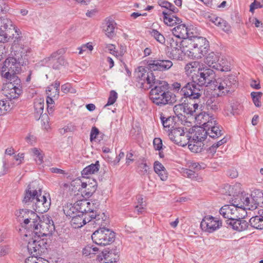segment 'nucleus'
I'll return each instance as SVG.
<instances>
[{"mask_svg":"<svg viewBox=\"0 0 263 263\" xmlns=\"http://www.w3.org/2000/svg\"><path fill=\"white\" fill-rule=\"evenodd\" d=\"M137 79L140 87L144 89L151 88L149 99L156 105L162 106L176 101V97L170 91L167 82L156 80L153 73L146 72L142 68L137 73Z\"/></svg>","mask_w":263,"mask_h":263,"instance_id":"f257e3e1","label":"nucleus"},{"mask_svg":"<svg viewBox=\"0 0 263 263\" xmlns=\"http://www.w3.org/2000/svg\"><path fill=\"white\" fill-rule=\"evenodd\" d=\"M37 219L31 227L33 229L34 237L29 241L27 249L29 253L33 255H39L47 250V239H42V236H47L52 234L55 227L52 220L47 218L37 223Z\"/></svg>","mask_w":263,"mask_h":263,"instance_id":"f03ea898","label":"nucleus"},{"mask_svg":"<svg viewBox=\"0 0 263 263\" xmlns=\"http://www.w3.org/2000/svg\"><path fill=\"white\" fill-rule=\"evenodd\" d=\"M30 52L27 47H20L14 50L12 56L8 57L3 63L1 72L2 77L6 80L15 79L16 82H20V79L16 74L21 72L22 66L28 64Z\"/></svg>","mask_w":263,"mask_h":263,"instance_id":"7ed1b4c3","label":"nucleus"},{"mask_svg":"<svg viewBox=\"0 0 263 263\" xmlns=\"http://www.w3.org/2000/svg\"><path fill=\"white\" fill-rule=\"evenodd\" d=\"M199 33L197 29L196 30L195 34H193L192 39L186 40L187 41V50L195 58L199 59L204 56L209 49L208 41L204 37L198 36Z\"/></svg>","mask_w":263,"mask_h":263,"instance_id":"20e7f679","label":"nucleus"},{"mask_svg":"<svg viewBox=\"0 0 263 263\" xmlns=\"http://www.w3.org/2000/svg\"><path fill=\"white\" fill-rule=\"evenodd\" d=\"M215 76L213 70L202 65L198 68L196 73H193L191 78L193 82L196 83L201 88L203 86H211L213 83Z\"/></svg>","mask_w":263,"mask_h":263,"instance_id":"39448f33","label":"nucleus"},{"mask_svg":"<svg viewBox=\"0 0 263 263\" xmlns=\"http://www.w3.org/2000/svg\"><path fill=\"white\" fill-rule=\"evenodd\" d=\"M230 202L234 204L240 213L243 212L245 215L247 214L246 210H253L257 208L256 203L251 195L244 192L234 196Z\"/></svg>","mask_w":263,"mask_h":263,"instance_id":"423d86ee","label":"nucleus"},{"mask_svg":"<svg viewBox=\"0 0 263 263\" xmlns=\"http://www.w3.org/2000/svg\"><path fill=\"white\" fill-rule=\"evenodd\" d=\"M116 233L105 227L95 231L91 235L92 240L98 245L106 246L112 243L115 240Z\"/></svg>","mask_w":263,"mask_h":263,"instance_id":"0eeeda50","label":"nucleus"},{"mask_svg":"<svg viewBox=\"0 0 263 263\" xmlns=\"http://www.w3.org/2000/svg\"><path fill=\"white\" fill-rule=\"evenodd\" d=\"M191 132H185L183 127H176L171 130L168 136L171 141L179 145L184 146L191 141Z\"/></svg>","mask_w":263,"mask_h":263,"instance_id":"6e6552de","label":"nucleus"},{"mask_svg":"<svg viewBox=\"0 0 263 263\" xmlns=\"http://www.w3.org/2000/svg\"><path fill=\"white\" fill-rule=\"evenodd\" d=\"M180 92L184 98L196 101L201 96L202 89L192 80V82L187 83L182 87Z\"/></svg>","mask_w":263,"mask_h":263,"instance_id":"1a4fd4ad","label":"nucleus"},{"mask_svg":"<svg viewBox=\"0 0 263 263\" xmlns=\"http://www.w3.org/2000/svg\"><path fill=\"white\" fill-rule=\"evenodd\" d=\"M197 28L193 26L187 27L185 24H178L172 29L173 35L177 38L186 41L192 39L195 34Z\"/></svg>","mask_w":263,"mask_h":263,"instance_id":"9d476101","label":"nucleus"},{"mask_svg":"<svg viewBox=\"0 0 263 263\" xmlns=\"http://www.w3.org/2000/svg\"><path fill=\"white\" fill-rule=\"evenodd\" d=\"M173 62L169 60L154 59L146 61V68L152 72L153 71H165L173 66ZM146 72H147L146 70Z\"/></svg>","mask_w":263,"mask_h":263,"instance_id":"9b49d317","label":"nucleus"},{"mask_svg":"<svg viewBox=\"0 0 263 263\" xmlns=\"http://www.w3.org/2000/svg\"><path fill=\"white\" fill-rule=\"evenodd\" d=\"M41 195V189L37 186L36 182H32L28 185L25 191L23 202L28 204L34 202Z\"/></svg>","mask_w":263,"mask_h":263,"instance_id":"f8f14e48","label":"nucleus"},{"mask_svg":"<svg viewBox=\"0 0 263 263\" xmlns=\"http://www.w3.org/2000/svg\"><path fill=\"white\" fill-rule=\"evenodd\" d=\"M207 130L208 136L212 139H216L221 137L223 134L222 127L217 122L216 120L212 117H208L206 122L203 124Z\"/></svg>","mask_w":263,"mask_h":263,"instance_id":"ddd939ff","label":"nucleus"},{"mask_svg":"<svg viewBox=\"0 0 263 263\" xmlns=\"http://www.w3.org/2000/svg\"><path fill=\"white\" fill-rule=\"evenodd\" d=\"M221 226V221L211 215L204 216L200 223L201 229L210 233L216 231Z\"/></svg>","mask_w":263,"mask_h":263,"instance_id":"4468645a","label":"nucleus"},{"mask_svg":"<svg viewBox=\"0 0 263 263\" xmlns=\"http://www.w3.org/2000/svg\"><path fill=\"white\" fill-rule=\"evenodd\" d=\"M245 214L240 213L237 217L233 219L226 220V222L228 228H232L234 230L238 232H242L246 230L249 226V222L244 220L242 217L245 216Z\"/></svg>","mask_w":263,"mask_h":263,"instance_id":"2eb2a0df","label":"nucleus"},{"mask_svg":"<svg viewBox=\"0 0 263 263\" xmlns=\"http://www.w3.org/2000/svg\"><path fill=\"white\" fill-rule=\"evenodd\" d=\"M33 203H34L33 210L35 212L42 214L47 212L51 204L49 194H45L42 196L41 195Z\"/></svg>","mask_w":263,"mask_h":263,"instance_id":"dca6fc26","label":"nucleus"},{"mask_svg":"<svg viewBox=\"0 0 263 263\" xmlns=\"http://www.w3.org/2000/svg\"><path fill=\"white\" fill-rule=\"evenodd\" d=\"M7 87L9 89L6 96L9 99H14L18 98L22 93V83L20 79V82H15V79L6 80Z\"/></svg>","mask_w":263,"mask_h":263,"instance_id":"f3484780","label":"nucleus"},{"mask_svg":"<svg viewBox=\"0 0 263 263\" xmlns=\"http://www.w3.org/2000/svg\"><path fill=\"white\" fill-rule=\"evenodd\" d=\"M15 215L17 217V220L24 221L25 224H28L31 220H32V224L35 223L36 219H39V216L33 211L28 209H20L15 212Z\"/></svg>","mask_w":263,"mask_h":263,"instance_id":"a211bd4d","label":"nucleus"},{"mask_svg":"<svg viewBox=\"0 0 263 263\" xmlns=\"http://www.w3.org/2000/svg\"><path fill=\"white\" fill-rule=\"evenodd\" d=\"M219 213L224 218L227 219V220L233 219L240 214L238 209L232 203L222 206L219 210Z\"/></svg>","mask_w":263,"mask_h":263,"instance_id":"6ab92c4d","label":"nucleus"},{"mask_svg":"<svg viewBox=\"0 0 263 263\" xmlns=\"http://www.w3.org/2000/svg\"><path fill=\"white\" fill-rule=\"evenodd\" d=\"M97 187V182L94 180L82 182L81 189L82 195L85 198H89L96 192Z\"/></svg>","mask_w":263,"mask_h":263,"instance_id":"aec40b11","label":"nucleus"},{"mask_svg":"<svg viewBox=\"0 0 263 263\" xmlns=\"http://www.w3.org/2000/svg\"><path fill=\"white\" fill-rule=\"evenodd\" d=\"M174 111L178 118L182 120L185 118V115H193L194 110H192V107L187 104H178L174 107Z\"/></svg>","mask_w":263,"mask_h":263,"instance_id":"412c9836","label":"nucleus"},{"mask_svg":"<svg viewBox=\"0 0 263 263\" xmlns=\"http://www.w3.org/2000/svg\"><path fill=\"white\" fill-rule=\"evenodd\" d=\"M194 132V134L193 137H191V139L194 140V142L198 143V142H202L207 137L208 134L205 127L197 126L195 127L194 129L192 128V132Z\"/></svg>","mask_w":263,"mask_h":263,"instance_id":"4be33fe9","label":"nucleus"},{"mask_svg":"<svg viewBox=\"0 0 263 263\" xmlns=\"http://www.w3.org/2000/svg\"><path fill=\"white\" fill-rule=\"evenodd\" d=\"M206 109L212 112H216L220 108V101L218 96H211L207 98L205 103Z\"/></svg>","mask_w":263,"mask_h":263,"instance_id":"5701e85b","label":"nucleus"},{"mask_svg":"<svg viewBox=\"0 0 263 263\" xmlns=\"http://www.w3.org/2000/svg\"><path fill=\"white\" fill-rule=\"evenodd\" d=\"M162 15L163 22L167 26H172L182 22L180 18L171 12L163 11Z\"/></svg>","mask_w":263,"mask_h":263,"instance_id":"b1692460","label":"nucleus"},{"mask_svg":"<svg viewBox=\"0 0 263 263\" xmlns=\"http://www.w3.org/2000/svg\"><path fill=\"white\" fill-rule=\"evenodd\" d=\"M225 93L233 92L237 85V79L234 75L226 76Z\"/></svg>","mask_w":263,"mask_h":263,"instance_id":"393cba45","label":"nucleus"},{"mask_svg":"<svg viewBox=\"0 0 263 263\" xmlns=\"http://www.w3.org/2000/svg\"><path fill=\"white\" fill-rule=\"evenodd\" d=\"M83 215L82 212H77L71 218L70 223L73 228H80L86 224V218L83 217Z\"/></svg>","mask_w":263,"mask_h":263,"instance_id":"a878e982","label":"nucleus"},{"mask_svg":"<svg viewBox=\"0 0 263 263\" xmlns=\"http://www.w3.org/2000/svg\"><path fill=\"white\" fill-rule=\"evenodd\" d=\"M44 107V100L40 99L35 100L34 102V116L36 120H39L41 117H43L44 115H43V110Z\"/></svg>","mask_w":263,"mask_h":263,"instance_id":"bb28decb","label":"nucleus"},{"mask_svg":"<svg viewBox=\"0 0 263 263\" xmlns=\"http://www.w3.org/2000/svg\"><path fill=\"white\" fill-rule=\"evenodd\" d=\"M100 164L98 161H97L95 164H91L85 167L81 172L82 176L83 177L87 178V176L93 174L98 172L99 170Z\"/></svg>","mask_w":263,"mask_h":263,"instance_id":"cd10ccee","label":"nucleus"},{"mask_svg":"<svg viewBox=\"0 0 263 263\" xmlns=\"http://www.w3.org/2000/svg\"><path fill=\"white\" fill-rule=\"evenodd\" d=\"M250 226L258 230L263 229V216L260 214L251 217L249 222Z\"/></svg>","mask_w":263,"mask_h":263,"instance_id":"c85d7f7f","label":"nucleus"},{"mask_svg":"<svg viewBox=\"0 0 263 263\" xmlns=\"http://www.w3.org/2000/svg\"><path fill=\"white\" fill-rule=\"evenodd\" d=\"M160 119L164 128H165L166 130L167 129L169 132H171V129L177 127L176 123L174 121V117L170 116L166 118L161 115Z\"/></svg>","mask_w":263,"mask_h":263,"instance_id":"c756f323","label":"nucleus"},{"mask_svg":"<svg viewBox=\"0 0 263 263\" xmlns=\"http://www.w3.org/2000/svg\"><path fill=\"white\" fill-rule=\"evenodd\" d=\"M168 45L167 46V50L171 49H178V48H187V41H178L177 39L174 38H169L168 40Z\"/></svg>","mask_w":263,"mask_h":263,"instance_id":"7c9ffc66","label":"nucleus"},{"mask_svg":"<svg viewBox=\"0 0 263 263\" xmlns=\"http://www.w3.org/2000/svg\"><path fill=\"white\" fill-rule=\"evenodd\" d=\"M219 61V57L213 52L209 53L204 59V62L209 67L214 68L215 64Z\"/></svg>","mask_w":263,"mask_h":263,"instance_id":"2f4dec72","label":"nucleus"},{"mask_svg":"<svg viewBox=\"0 0 263 263\" xmlns=\"http://www.w3.org/2000/svg\"><path fill=\"white\" fill-rule=\"evenodd\" d=\"M15 26L9 18L3 16L0 17V28L6 30L8 32H12Z\"/></svg>","mask_w":263,"mask_h":263,"instance_id":"473e14b6","label":"nucleus"},{"mask_svg":"<svg viewBox=\"0 0 263 263\" xmlns=\"http://www.w3.org/2000/svg\"><path fill=\"white\" fill-rule=\"evenodd\" d=\"M214 69L221 71H229L231 70L230 66L228 62L223 59L220 61L219 60V61L216 63Z\"/></svg>","mask_w":263,"mask_h":263,"instance_id":"72a5a7b5","label":"nucleus"},{"mask_svg":"<svg viewBox=\"0 0 263 263\" xmlns=\"http://www.w3.org/2000/svg\"><path fill=\"white\" fill-rule=\"evenodd\" d=\"M226 76L223 77L218 78L217 79H214L213 82V85L215 86L214 89H215L216 87H217L218 89L221 91V92L223 94L225 93V85H226Z\"/></svg>","mask_w":263,"mask_h":263,"instance_id":"f704fd0d","label":"nucleus"},{"mask_svg":"<svg viewBox=\"0 0 263 263\" xmlns=\"http://www.w3.org/2000/svg\"><path fill=\"white\" fill-rule=\"evenodd\" d=\"M149 34L153 37L158 43L164 44L165 42V39L163 35L156 29H151L149 31Z\"/></svg>","mask_w":263,"mask_h":263,"instance_id":"c9c22d12","label":"nucleus"},{"mask_svg":"<svg viewBox=\"0 0 263 263\" xmlns=\"http://www.w3.org/2000/svg\"><path fill=\"white\" fill-rule=\"evenodd\" d=\"M77 210L78 208H76L75 203L73 205L69 204L64 207L63 211L66 216L72 218L77 213Z\"/></svg>","mask_w":263,"mask_h":263,"instance_id":"e433bc0d","label":"nucleus"},{"mask_svg":"<svg viewBox=\"0 0 263 263\" xmlns=\"http://www.w3.org/2000/svg\"><path fill=\"white\" fill-rule=\"evenodd\" d=\"M115 23L113 21H108L106 23V28L104 29L106 35L109 38H111L115 36Z\"/></svg>","mask_w":263,"mask_h":263,"instance_id":"4c0bfd02","label":"nucleus"},{"mask_svg":"<svg viewBox=\"0 0 263 263\" xmlns=\"http://www.w3.org/2000/svg\"><path fill=\"white\" fill-rule=\"evenodd\" d=\"M90 217L93 218V221L95 223L98 225H102V223L103 221H105L106 219V216H105L104 213L101 214H97V212L95 211L94 212V215H91Z\"/></svg>","mask_w":263,"mask_h":263,"instance_id":"58836bf2","label":"nucleus"},{"mask_svg":"<svg viewBox=\"0 0 263 263\" xmlns=\"http://www.w3.org/2000/svg\"><path fill=\"white\" fill-rule=\"evenodd\" d=\"M189 148L194 153H199L202 149V146H203V144L201 142H198V143L194 142V140H192L191 139V141L187 143Z\"/></svg>","mask_w":263,"mask_h":263,"instance_id":"ea45409f","label":"nucleus"},{"mask_svg":"<svg viewBox=\"0 0 263 263\" xmlns=\"http://www.w3.org/2000/svg\"><path fill=\"white\" fill-rule=\"evenodd\" d=\"M31 152L33 154L34 156L36 157V158L35 159L37 164H41L43 163V158L44 154L43 152L38 149L37 148L34 147L31 149Z\"/></svg>","mask_w":263,"mask_h":263,"instance_id":"a19ab883","label":"nucleus"},{"mask_svg":"<svg viewBox=\"0 0 263 263\" xmlns=\"http://www.w3.org/2000/svg\"><path fill=\"white\" fill-rule=\"evenodd\" d=\"M182 48L167 50V55L172 59L178 60L181 57Z\"/></svg>","mask_w":263,"mask_h":263,"instance_id":"79ce46f5","label":"nucleus"},{"mask_svg":"<svg viewBox=\"0 0 263 263\" xmlns=\"http://www.w3.org/2000/svg\"><path fill=\"white\" fill-rule=\"evenodd\" d=\"M198 63L196 62H193L187 64L185 67V71L187 75L191 74L192 73H196V69Z\"/></svg>","mask_w":263,"mask_h":263,"instance_id":"37998d69","label":"nucleus"},{"mask_svg":"<svg viewBox=\"0 0 263 263\" xmlns=\"http://www.w3.org/2000/svg\"><path fill=\"white\" fill-rule=\"evenodd\" d=\"M262 95V93L261 92L253 91L251 93V96L254 105L257 107L261 106L260 99H261Z\"/></svg>","mask_w":263,"mask_h":263,"instance_id":"c03bdc74","label":"nucleus"},{"mask_svg":"<svg viewBox=\"0 0 263 263\" xmlns=\"http://www.w3.org/2000/svg\"><path fill=\"white\" fill-rule=\"evenodd\" d=\"M11 33L12 32L0 28V42L3 43L8 42L11 37Z\"/></svg>","mask_w":263,"mask_h":263,"instance_id":"a18cd8bd","label":"nucleus"},{"mask_svg":"<svg viewBox=\"0 0 263 263\" xmlns=\"http://www.w3.org/2000/svg\"><path fill=\"white\" fill-rule=\"evenodd\" d=\"M139 173L141 175H145L148 173L149 168V166L146 163V160L143 158L139 166Z\"/></svg>","mask_w":263,"mask_h":263,"instance_id":"49530a36","label":"nucleus"},{"mask_svg":"<svg viewBox=\"0 0 263 263\" xmlns=\"http://www.w3.org/2000/svg\"><path fill=\"white\" fill-rule=\"evenodd\" d=\"M87 203V201L86 200H79L75 203L76 206H78V210H77L78 212H82L83 214L86 213V206Z\"/></svg>","mask_w":263,"mask_h":263,"instance_id":"de8ad7c7","label":"nucleus"},{"mask_svg":"<svg viewBox=\"0 0 263 263\" xmlns=\"http://www.w3.org/2000/svg\"><path fill=\"white\" fill-rule=\"evenodd\" d=\"M12 31V32L10 33V35L12 39H15L14 43V44H16L15 42L20 41L22 37L21 35V32L16 26L14 27V29H13Z\"/></svg>","mask_w":263,"mask_h":263,"instance_id":"09e8293b","label":"nucleus"},{"mask_svg":"<svg viewBox=\"0 0 263 263\" xmlns=\"http://www.w3.org/2000/svg\"><path fill=\"white\" fill-rule=\"evenodd\" d=\"M118 98V93L114 90H112L109 92V96L108 99L107 103L105 106L112 105L116 101Z\"/></svg>","mask_w":263,"mask_h":263,"instance_id":"8fccbe9b","label":"nucleus"},{"mask_svg":"<svg viewBox=\"0 0 263 263\" xmlns=\"http://www.w3.org/2000/svg\"><path fill=\"white\" fill-rule=\"evenodd\" d=\"M190 168H192L195 171H199L204 169L205 167V164L203 163H199L196 162H190L189 163Z\"/></svg>","mask_w":263,"mask_h":263,"instance_id":"3c124183","label":"nucleus"},{"mask_svg":"<svg viewBox=\"0 0 263 263\" xmlns=\"http://www.w3.org/2000/svg\"><path fill=\"white\" fill-rule=\"evenodd\" d=\"M54 98L50 97V96L47 95L46 103L47 105V110L49 114L53 112V107H54Z\"/></svg>","mask_w":263,"mask_h":263,"instance_id":"603ef678","label":"nucleus"},{"mask_svg":"<svg viewBox=\"0 0 263 263\" xmlns=\"http://www.w3.org/2000/svg\"><path fill=\"white\" fill-rule=\"evenodd\" d=\"M153 145L154 149L156 151H160L163 149L162 141L160 138H154L153 140Z\"/></svg>","mask_w":263,"mask_h":263,"instance_id":"864d4df0","label":"nucleus"},{"mask_svg":"<svg viewBox=\"0 0 263 263\" xmlns=\"http://www.w3.org/2000/svg\"><path fill=\"white\" fill-rule=\"evenodd\" d=\"M93 49V46L92 45L91 43H87L83 45L81 47L79 48V54H82L84 51H85L87 49H88L89 51H92Z\"/></svg>","mask_w":263,"mask_h":263,"instance_id":"5fc2aeb1","label":"nucleus"},{"mask_svg":"<svg viewBox=\"0 0 263 263\" xmlns=\"http://www.w3.org/2000/svg\"><path fill=\"white\" fill-rule=\"evenodd\" d=\"M99 133L100 131L98 128H97L96 126L92 127L90 134V141H92L93 140H95Z\"/></svg>","mask_w":263,"mask_h":263,"instance_id":"6e6d98bb","label":"nucleus"},{"mask_svg":"<svg viewBox=\"0 0 263 263\" xmlns=\"http://www.w3.org/2000/svg\"><path fill=\"white\" fill-rule=\"evenodd\" d=\"M221 23H222L220 25L219 27L226 32H229L231 29L230 25L226 21L224 20L223 19H222Z\"/></svg>","mask_w":263,"mask_h":263,"instance_id":"4d7b16f0","label":"nucleus"},{"mask_svg":"<svg viewBox=\"0 0 263 263\" xmlns=\"http://www.w3.org/2000/svg\"><path fill=\"white\" fill-rule=\"evenodd\" d=\"M46 91L47 95L50 96V97L54 98V99H58L59 97L60 91L58 90L48 91V87H47Z\"/></svg>","mask_w":263,"mask_h":263,"instance_id":"13d9d810","label":"nucleus"},{"mask_svg":"<svg viewBox=\"0 0 263 263\" xmlns=\"http://www.w3.org/2000/svg\"><path fill=\"white\" fill-rule=\"evenodd\" d=\"M154 169L155 172L157 173L165 170V168L160 162L155 161L154 165Z\"/></svg>","mask_w":263,"mask_h":263,"instance_id":"bf43d9fd","label":"nucleus"},{"mask_svg":"<svg viewBox=\"0 0 263 263\" xmlns=\"http://www.w3.org/2000/svg\"><path fill=\"white\" fill-rule=\"evenodd\" d=\"M184 174H186L188 178L192 179H194L197 177V174L195 172L190 169H186Z\"/></svg>","mask_w":263,"mask_h":263,"instance_id":"052dcab7","label":"nucleus"},{"mask_svg":"<svg viewBox=\"0 0 263 263\" xmlns=\"http://www.w3.org/2000/svg\"><path fill=\"white\" fill-rule=\"evenodd\" d=\"M60 82L58 81H55L54 83L47 87H48V91L50 90H58L60 91Z\"/></svg>","mask_w":263,"mask_h":263,"instance_id":"680f3d73","label":"nucleus"},{"mask_svg":"<svg viewBox=\"0 0 263 263\" xmlns=\"http://www.w3.org/2000/svg\"><path fill=\"white\" fill-rule=\"evenodd\" d=\"M8 108L4 101L0 100V116L4 115Z\"/></svg>","mask_w":263,"mask_h":263,"instance_id":"e2e57ef3","label":"nucleus"},{"mask_svg":"<svg viewBox=\"0 0 263 263\" xmlns=\"http://www.w3.org/2000/svg\"><path fill=\"white\" fill-rule=\"evenodd\" d=\"M262 7L263 6H262V4L260 2L254 1L250 5V11L251 12H253L254 9Z\"/></svg>","mask_w":263,"mask_h":263,"instance_id":"0e129e2a","label":"nucleus"},{"mask_svg":"<svg viewBox=\"0 0 263 263\" xmlns=\"http://www.w3.org/2000/svg\"><path fill=\"white\" fill-rule=\"evenodd\" d=\"M135 208V212L138 215L144 214L146 212V206L136 205Z\"/></svg>","mask_w":263,"mask_h":263,"instance_id":"69168bd1","label":"nucleus"},{"mask_svg":"<svg viewBox=\"0 0 263 263\" xmlns=\"http://www.w3.org/2000/svg\"><path fill=\"white\" fill-rule=\"evenodd\" d=\"M166 9L169 11L168 12H171L172 14H175L179 12V9L171 3H169Z\"/></svg>","mask_w":263,"mask_h":263,"instance_id":"338daca9","label":"nucleus"},{"mask_svg":"<svg viewBox=\"0 0 263 263\" xmlns=\"http://www.w3.org/2000/svg\"><path fill=\"white\" fill-rule=\"evenodd\" d=\"M9 251V248L8 246H0V257L6 255Z\"/></svg>","mask_w":263,"mask_h":263,"instance_id":"774afa93","label":"nucleus"}]
</instances>
